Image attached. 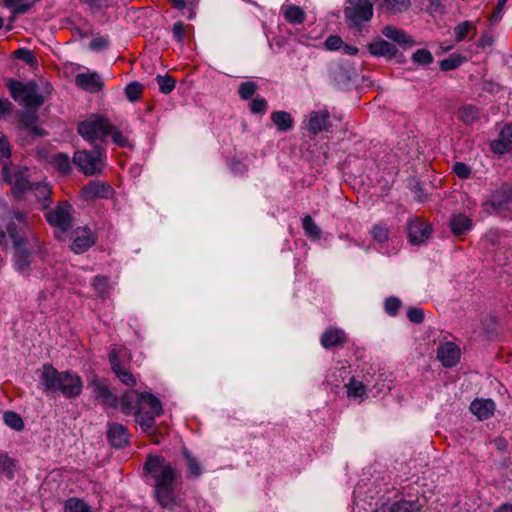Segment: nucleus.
Listing matches in <instances>:
<instances>
[{
    "mask_svg": "<svg viewBox=\"0 0 512 512\" xmlns=\"http://www.w3.org/2000/svg\"><path fill=\"white\" fill-rule=\"evenodd\" d=\"M111 369L116 377L128 387L137 385L136 377L129 370L130 356L125 348L112 349L109 353Z\"/></svg>",
    "mask_w": 512,
    "mask_h": 512,
    "instance_id": "8",
    "label": "nucleus"
},
{
    "mask_svg": "<svg viewBox=\"0 0 512 512\" xmlns=\"http://www.w3.org/2000/svg\"><path fill=\"white\" fill-rule=\"evenodd\" d=\"M108 136L120 147H132L130 131L126 127H117L110 123Z\"/></svg>",
    "mask_w": 512,
    "mask_h": 512,
    "instance_id": "25",
    "label": "nucleus"
},
{
    "mask_svg": "<svg viewBox=\"0 0 512 512\" xmlns=\"http://www.w3.org/2000/svg\"><path fill=\"white\" fill-rule=\"evenodd\" d=\"M342 46V39L337 35L329 36L325 41V47L327 50L335 51L340 49Z\"/></svg>",
    "mask_w": 512,
    "mask_h": 512,
    "instance_id": "60",
    "label": "nucleus"
},
{
    "mask_svg": "<svg viewBox=\"0 0 512 512\" xmlns=\"http://www.w3.org/2000/svg\"><path fill=\"white\" fill-rule=\"evenodd\" d=\"M175 87V81L169 75H162V94H169Z\"/></svg>",
    "mask_w": 512,
    "mask_h": 512,
    "instance_id": "61",
    "label": "nucleus"
},
{
    "mask_svg": "<svg viewBox=\"0 0 512 512\" xmlns=\"http://www.w3.org/2000/svg\"><path fill=\"white\" fill-rule=\"evenodd\" d=\"M31 238L33 237L27 229L24 213L17 212L0 221V248L3 250L10 244L13 245V266L17 272L22 274H26L30 270L31 255L28 246Z\"/></svg>",
    "mask_w": 512,
    "mask_h": 512,
    "instance_id": "1",
    "label": "nucleus"
},
{
    "mask_svg": "<svg viewBox=\"0 0 512 512\" xmlns=\"http://www.w3.org/2000/svg\"><path fill=\"white\" fill-rule=\"evenodd\" d=\"M249 106L252 113L263 114L267 109V101L263 97H256Z\"/></svg>",
    "mask_w": 512,
    "mask_h": 512,
    "instance_id": "54",
    "label": "nucleus"
},
{
    "mask_svg": "<svg viewBox=\"0 0 512 512\" xmlns=\"http://www.w3.org/2000/svg\"><path fill=\"white\" fill-rule=\"evenodd\" d=\"M105 156L101 149L93 151L78 150L74 153L73 162L85 175H95L102 172Z\"/></svg>",
    "mask_w": 512,
    "mask_h": 512,
    "instance_id": "9",
    "label": "nucleus"
},
{
    "mask_svg": "<svg viewBox=\"0 0 512 512\" xmlns=\"http://www.w3.org/2000/svg\"><path fill=\"white\" fill-rule=\"evenodd\" d=\"M383 3L388 9L396 12L403 11L410 6L409 0H383Z\"/></svg>",
    "mask_w": 512,
    "mask_h": 512,
    "instance_id": "53",
    "label": "nucleus"
},
{
    "mask_svg": "<svg viewBox=\"0 0 512 512\" xmlns=\"http://www.w3.org/2000/svg\"><path fill=\"white\" fill-rule=\"evenodd\" d=\"M461 357V350L454 342L440 343L437 348V358L444 367L455 366Z\"/></svg>",
    "mask_w": 512,
    "mask_h": 512,
    "instance_id": "15",
    "label": "nucleus"
},
{
    "mask_svg": "<svg viewBox=\"0 0 512 512\" xmlns=\"http://www.w3.org/2000/svg\"><path fill=\"white\" fill-rule=\"evenodd\" d=\"M329 116L326 109L310 112L307 122L308 129L314 134L320 133L327 126Z\"/></svg>",
    "mask_w": 512,
    "mask_h": 512,
    "instance_id": "24",
    "label": "nucleus"
},
{
    "mask_svg": "<svg viewBox=\"0 0 512 512\" xmlns=\"http://www.w3.org/2000/svg\"><path fill=\"white\" fill-rule=\"evenodd\" d=\"M40 378L46 390L61 392L68 398L76 397L82 391V381L77 374L69 371L59 372L51 365L43 366Z\"/></svg>",
    "mask_w": 512,
    "mask_h": 512,
    "instance_id": "3",
    "label": "nucleus"
},
{
    "mask_svg": "<svg viewBox=\"0 0 512 512\" xmlns=\"http://www.w3.org/2000/svg\"><path fill=\"white\" fill-rule=\"evenodd\" d=\"M450 227L453 234L460 235L472 228V220L464 214H454L450 219Z\"/></svg>",
    "mask_w": 512,
    "mask_h": 512,
    "instance_id": "29",
    "label": "nucleus"
},
{
    "mask_svg": "<svg viewBox=\"0 0 512 512\" xmlns=\"http://www.w3.org/2000/svg\"><path fill=\"white\" fill-rule=\"evenodd\" d=\"M257 88H258V85L254 81L243 82L239 85V88H238L239 96L242 99L247 100L254 95Z\"/></svg>",
    "mask_w": 512,
    "mask_h": 512,
    "instance_id": "47",
    "label": "nucleus"
},
{
    "mask_svg": "<svg viewBox=\"0 0 512 512\" xmlns=\"http://www.w3.org/2000/svg\"><path fill=\"white\" fill-rule=\"evenodd\" d=\"M121 409L125 414H134L135 421L144 431H148L155 421L158 400L150 392L129 390L121 399Z\"/></svg>",
    "mask_w": 512,
    "mask_h": 512,
    "instance_id": "2",
    "label": "nucleus"
},
{
    "mask_svg": "<svg viewBox=\"0 0 512 512\" xmlns=\"http://www.w3.org/2000/svg\"><path fill=\"white\" fill-rule=\"evenodd\" d=\"M491 150L499 155L505 154L512 149V126L504 125L500 130L498 138L491 141Z\"/></svg>",
    "mask_w": 512,
    "mask_h": 512,
    "instance_id": "20",
    "label": "nucleus"
},
{
    "mask_svg": "<svg viewBox=\"0 0 512 512\" xmlns=\"http://www.w3.org/2000/svg\"><path fill=\"white\" fill-rule=\"evenodd\" d=\"M281 12L285 19L291 24H300L305 19L303 9L295 5L284 4L281 7Z\"/></svg>",
    "mask_w": 512,
    "mask_h": 512,
    "instance_id": "31",
    "label": "nucleus"
},
{
    "mask_svg": "<svg viewBox=\"0 0 512 512\" xmlns=\"http://www.w3.org/2000/svg\"><path fill=\"white\" fill-rule=\"evenodd\" d=\"M470 411L479 420L488 419L495 411V403L491 399H475L470 404Z\"/></svg>",
    "mask_w": 512,
    "mask_h": 512,
    "instance_id": "23",
    "label": "nucleus"
},
{
    "mask_svg": "<svg viewBox=\"0 0 512 512\" xmlns=\"http://www.w3.org/2000/svg\"><path fill=\"white\" fill-rule=\"evenodd\" d=\"M110 121L101 114H92L80 121L78 124L79 135L94 144L96 141H103L109 133Z\"/></svg>",
    "mask_w": 512,
    "mask_h": 512,
    "instance_id": "7",
    "label": "nucleus"
},
{
    "mask_svg": "<svg viewBox=\"0 0 512 512\" xmlns=\"http://www.w3.org/2000/svg\"><path fill=\"white\" fill-rule=\"evenodd\" d=\"M393 512H420L417 504L410 501H399L391 504Z\"/></svg>",
    "mask_w": 512,
    "mask_h": 512,
    "instance_id": "50",
    "label": "nucleus"
},
{
    "mask_svg": "<svg viewBox=\"0 0 512 512\" xmlns=\"http://www.w3.org/2000/svg\"><path fill=\"white\" fill-rule=\"evenodd\" d=\"M407 229L409 240L412 244L424 243L431 234L430 225L419 219L410 220Z\"/></svg>",
    "mask_w": 512,
    "mask_h": 512,
    "instance_id": "19",
    "label": "nucleus"
},
{
    "mask_svg": "<svg viewBox=\"0 0 512 512\" xmlns=\"http://www.w3.org/2000/svg\"><path fill=\"white\" fill-rule=\"evenodd\" d=\"M375 0H347L344 9L346 18L354 25L360 26L373 16V3Z\"/></svg>",
    "mask_w": 512,
    "mask_h": 512,
    "instance_id": "12",
    "label": "nucleus"
},
{
    "mask_svg": "<svg viewBox=\"0 0 512 512\" xmlns=\"http://www.w3.org/2000/svg\"><path fill=\"white\" fill-rule=\"evenodd\" d=\"M382 34L391 41L404 46H412L415 42L401 29L394 26H386L382 29Z\"/></svg>",
    "mask_w": 512,
    "mask_h": 512,
    "instance_id": "27",
    "label": "nucleus"
},
{
    "mask_svg": "<svg viewBox=\"0 0 512 512\" xmlns=\"http://www.w3.org/2000/svg\"><path fill=\"white\" fill-rule=\"evenodd\" d=\"M91 386L97 398L103 400L105 403L114 401V397L109 391L108 387L99 379L93 378L91 380Z\"/></svg>",
    "mask_w": 512,
    "mask_h": 512,
    "instance_id": "36",
    "label": "nucleus"
},
{
    "mask_svg": "<svg viewBox=\"0 0 512 512\" xmlns=\"http://www.w3.org/2000/svg\"><path fill=\"white\" fill-rule=\"evenodd\" d=\"M466 58L460 54H452L440 62V68L443 71H450L459 67Z\"/></svg>",
    "mask_w": 512,
    "mask_h": 512,
    "instance_id": "41",
    "label": "nucleus"
},
{
    "mask_svg": "<svg viewBox=\"0 0 512 512\" xmlns=\"http://www.w3.org/2000/svg\"><path fill=\"white\" fill-rule=\"evenodd\" d=\"M38 1L39 0H3V3L13 14H24Z\"/></svg>",
    "mask_w": 512,
    "mask_h": 512,
    "instance_id": "33",
    "label": "nucleus"
},
{
    "mask_svg": "<svg viewBox=\"0 0 512 512\" xmlns=\"http://www.w3.org/2000/svg\"><path fill=\"white\" fill-rule=\"evenodd\" d=\"M174 8L182 11L183 15L192 20L196 16L197 0H169Z\"/></svg>",
    "mask_w": 512,
    "mask_h": 512,
    "instance_id": "34",
    "label": "nucleus"
},
{
    "mask_svg": "<svg viewBox=\"0 0 512 512\" xmlns=\"http://www.w3.org/2000/svg\"><path fill=\"white\" fill-rule=\"evenodd\" d=\"M401 307V301L395 296H389L385 299L384 310L390 316H395Z\"/></svg>",
    "mask_w": 512,
    "mask_h": 512,
    "instance_id": "51",
    "label": "nucleus"
},
{
    "mask_svg": "<svg viewBox=\"0 0 512 512\" xmlns=\"http://www.w3.org/2000/svg\"><path fill=\"white\" fill-rule=\"evenodd\" d=\"M71 240V249L77 254L87 251L94 243L93 234L91 230L86 227L74 230Z\"/></svg>",
    "mask_w": 512,
    "mask_h": 512,
    "instance_id": "18",
    "label": "nucleus"
},
{
    "mask_svg": "<svg viewBox=\"0 0 512 512\" xmlns=\"http://www.w3.org/2000/svg\"><path fill=\"white\" fill-rule=\"evenodd\" d=\"M352 374V369L347 361H337L333 363L326 371L323 384L330 390L338 393Z\"/></svg>",
    "mask_w": 512,
    "mask_h": 512,
    "instance_id": "11",
    "label": "nucleus"
},
{
    "mask_svg": "<svg viewBox=\"0 0 512 512\" xmlns=\"http://www.w3.org/2000/svg\"><path fill=\"white\" fill-rule=\"evenodd\" d=\"M71 210L68 203H63L47 213V221L61 231H66L71 224Z\"/></svg>",
    "mask_w": 512,
    "mask_h": 512,
    "instance_id": "13",
    "label": "nucleus"
},
{
    "mask_svg": "<svg viewBox=\"0 0 512 512\" xmlns=\"http://www.w3.org/2000/svg\"><path fill=\"white\" fill-rule=\"evenodd\" d=\"M412 61L419 65H428L433 62V56L427 49H419L412 55Z\"/></svg>",
    "mask_w": 512,
    "mask_h": 512,
    "instance_id": "48",
    "label": "nucleus"
},
{
    "mask_svg": "<svg viewBox=\"0 0 512 512\" xmlns=\"http://www.w3.org/2000/svg\"><path fill=\"white\" fill-rule=\"evenodd\" d=\"M371 235L378 243H384L389 238V230L384 224H376L371 229Z\"/></svg>",
    "mask_w": 512,
    "mask_h": 512,
    "instance_id": "46",
    "label": "nucleus"
},
{
    "mask_svg": "<svg viewBox=\"0 0 512 512\" xmlns=\"http://www.w3.org/2000/svg\"><path fill=\"white\" fill-rule=\"evenodd\" d=\"M64 512H92V509L84 500L73 497L65 501Z\"/></svg>",
    "mask_w": 512,
    "mask_h": 512,
    "instance_id": "37",
    "label": "nucleus"
},
{
    "mask_svg": "<svg viewBox=\"0 0 512 512\" xmlns=\"http://www.w3.org/2000/svg\"><path fill=\"white\" fill-rule=\"evenodd\" d=\"M142 85L139 82H131L125 87V94L129 101L134 102L139 99L142 93Z\"/></svg>",
    "mask_w": 512,
    "mask_h": 512,
    "instance_id": "49",
    "label": "nucleus"
},
{
    "mask_svg": "<svg viewBox=\"0 0 512 512\" xmlns=\"http://www.w3.org/2000/svg\"><path fill=\"white\" fill-rule=\"evenodd\" d=\"M508 0H498L496 9L489 16L488 22L490 26L497 24L503 17L504 8Z\"/></svg>",
    "mask_w": 512,
    "mask_h": 512,
    "instance_id": "52",
    "label": "nucleus"
},
{
    "mask_svg": "<svg viewBox=\"0 0 512 512\" xmlns=\"http://www.w3.org/2000/svg\"><path fill=\"white\" fill-rule=\"evenodd\" d=\"M37 122V115L35 112H26L21 116V123L28 130V133L40 136V129L35 125Z\"/></svg>",
    "mask_w": 512,
    "mask_h": 512,
    "instance_id": "39",
    "label": "nucleus"
},
{
    "mask_svg": "<svg viewBox=\"0 0 512 512\" xmlns=\"http://www.w3.org/2000/svg\"><path fill=\"white\" fill-rule=\"evenodd\" d=\"M15 55L18 59H21L31 65L36 62L34 54L28 49H18L17 51H15Z\"/></svg>",
    "mask_w": 512,
    "mask_h": 512,
    "instance_id": "56",
    "label": "nucleus"
},
{
    "mask_svg": "<svg viewBox=\"0 0 512 512\" xmlns=\"http://www.w3.org/2000/svg\"><path fill=\"white\" fill-rule=\"evenodd\" d=\"M407 317L413 323H420L424 319V313L420 308L411 307L407 311Z\"/></svg>",
    "mask_w": 512,
    "mask_h": 512,
    "instance_id": "57",
    "label": "nucleus"
},
{
    "mask_svg": "<svg viewBox=\"0 0 512 512\" xmlns=\"http://www.w3.org/2000/svg\"><path fill=\"white\" fill-rule=\"evenodd\" d=\"M144 479L154 487V496L160 497V459L157 456L148 457L144 466Z\"/></svg>",
    "mask_w": 512,
    "mask_h": 512,
    "instance_id": "14",
    "label": "nucleus"
},
{
    "mask_svg": "<svg viewBox=\"0 0 512 512\" xmlns=\"http://www.w3.org/2000/svg\"><path fill=\"white\" fill-rule=\"evenodd\" d=\"M496 210H512V186L505 185L495 190L485 203Z\"/></svg>",
    "mask_w": 512,
    "mask_h": 512,
    "instance_id": "17",
    "label": "nucleus"
},
{
    "mask_svg": "<svg viewBox=\"0 0 512 512\" xmlns=\"http://www.w3.org/2000/svg\"><path fill=\"white\" fill-rule=\"evenodd\" d=\"M3 420H4V423L8 427H10L16 431H20L24 427L22 418L20 417V415H18L15 412H11V411L5 412L3 414Z\"/></svg>",
    "mask_w": 512,
    "mask_h": 512,
    "instance_id": "42",
    "label": "nucleus"
},
{
    "mask_svg": "<svg viewBox=\"0 0 512 512\" xmlns=\"http://www.w3.org/2000/svg\"><path fill=\"white\" fill-rule=\"evenodd\" d=\"M110 191L111 188L109 185L100 180H94L82 188L81 197L87 201L96 198H106L109 196Z\"/></svg>",
    "mask_w": 512,
    "mask_h": 512,
    "instance_id": "21",
    "label": "nucleus"
},
{
    "mask_svg": "<svg viewBox=\"0 0 512 512\" xmlns=\"http://www.w3.org/2000/svg\"><path fill=\"white\" fill-rule=\"evenodd\" d=\"M453 171L461 179H467L471 174L470 167L462 162H456L453 165Z\"/></svg>",
    "mask_w": 512,
    "mask_h": 512,
    "instance_id": "55",
    "label": "nucleus"
},
{
    "mask_svg": "<svg viewBox=\"0 0 512 512\" xmlns=\"http://www.w3.org/2000/svg\"><path fill=\"white\" fill-rule=\"evenodd\" d=\"M471 32L476 33V24L472 21H462L454 27L453 33L456 42L463 41Z\"/></svg>",
    "mask_w": 512,
    "mask_h": 512,
    "instance_id": "35",
    "label": "nucleus"
},
{
    "mask_svg": "<svg viewBox=\"0 0 512 512\" xmlns=\"http://www.w3.org/2000/svg\"><path fill=\"white\" fill-rule=\"evenodd\" d=\"M53 164L61 173L64 174L68 173L71 170L70 158L67 154H56L53 157Z\"/></svg>",
    "mask_w": 512,
    "mask_h": 512,
    "instance_id": "44",
    "label": "nucleus"
},
{
    "mask_svg": "<svg viewBox=\"0 0 512 512\" xmlns=\"http://www.w3.org/2000/svg\"><path fill=\"white\" fill-rule=\"evenodd\" d=\"M11 155V148L6 136L0 132V158L8 159Z\"/></svg>",
    "mask_w": 512,
    "mask_h": 512,
    "instance_id": "58",
    "label": "nucleus"
},
{
    "mask_svg": "<svg viewBox=\"0 0 512 512\" xmlns=\"http://www.w3.org/2000/svg\"><path fill=\"white\" fill-rule=\"evenodd\" d=\"M181 473L162 464V508L175 510L182 505Z\"/></svg>",
    "mask_w": 512,
    "mask_h": 512,
    "instance_id": "5",
    "label": "nucleus"
},
{
    "mask_svg": "<svg viewBox=\"0 0 512 512\" xmlns=\"http://www.w3.org/2000/svg\"><path fill=\"white\" fill-rule=\"evenodd\" d=\"M373 389H376L374 395L382 391V388H378V384L372 389H369V380L366 377L361 379L358 375H354L353 373L342 388L347 400L357 404L363 403L368 398L369 391L372 392Z\"/></svg>",
    "mask_w": 512,
    "mask_h": 512,
    "instance_id": "10",
    "label": "nucleus"
},
{
    "mask_svg": "<svg viewBox=\"0 0 512 512\" xmlns=\"http://www.w3.org/2000/svg\"><path fill=\"white\" fill-rule=\"evenodd\" d=\"M172 32H173V36H174L175 40H177L178 42H181L183 40V37H184V25H183V23L176 22L173 25Z\"/></svg>",
    "mask_w": 512,
    "mask_h": 512,
    "instance_id": "63",
    "label": "nucleus"
},
{
    "mask_svg": "<svg viewBox=\"0 0 512 512\" xmlns=\"http://www.w3.org/2000/svg\"><path fill=\"white\" fill-rule=\"evenodd\" d=\"M190 512H215L213 507L204 500L196 502V506L193 511Z\"/></svg>",
    "mask_w": 512,
    "mask_h": 512,
    "instance_id": "64",
    "label": "nucleus"
},
{
    "mask_svg": "<svg viewBox=\"0 0 512 512\" xmlns=\"http://www.w3.org/2000/svg\"><path fill=\"white\" fill-rule=\"evenodd\" d=\"M108 45L107 40L104 37H95L90 41L89 47L94 51H101Z\"/></svg>",
    "mask_w": 512,
    "mask_h": 512,
    "instance_id": "62",
    "label": "nucleus"
},
{
    "mask_svg": "<svg viewBox=\"0 0 512 512\" xmlns=\"http://www.w3.org/2000/svg\"><path fill=\"white\" fill-rule=\"evenodd\" d=\"M12 98L20 105L38 108L44 103V96L36 82L22 83L11 80L8 84Z\"/></svg>",
    "mask_w": 512,
    "mask_h": 512,
    "instance_id": "6",
    "label": "nucleus"
},
{
    "mask_svg": "<svg viewBox=\"0 0 512 512\" xmlns=\"http://www.w3.org/2000/svg\"><path fill=\"white\" fill-rule=\"evenodd\" d=\"M271 120L280 132H286L293 128V118L286 111H275L271 114Z\"/></svg>",
    "mask_w": 512,
    "mask_h": 512,
    "instance_id": "30",
    "label": "nucleus"
},
{
    "mask_svg": "<svg viewBox=\"0 0 512 512\" xmlns=\"http://www.w3.org/2000/svg\"><path fill=\"white\" fill-rule=\"evenodd\" d=\"M459 114L461 120L466 124H472L478 118V110L472 105L463 106Z\"/></svg>",
    "mask_w": 512,
    "mask_h": 512,
    "instance_id": "45",
    "label": "nucleus"
},
{
    "mask_svg": "<svg viewBox=\"0 0 512 512\" xmlns=\"http://www.w3.org/2000/svg\"><path fill=\"white\" fill-rule=\"evenodd\" d=\"M75 84L87 92L96 93L103 88L104 81L99 73L87 70L76 75Z\"/></svg>",
    "mask_w": 512,
    "mask_h": 512,
    "instance_id": "16",
    "label": "nucleus"
},
{
    "mask_svg": "<svg viewBox=\"0 0 512 512\" xmlns=\"http://www.w3.org/2000/svg\"><path fill=\"white\" fill-rule=\"evenodd\" d=\"M107 434L114 447H123L128 441L127 430L120 424H110Z\"/></svg>",
    "mask_w": 512,
    "mask_h": 512,
    "instance_id": "28",
    "label": "nucleus"
},
{
    "mask_svg": "<svg viewBox=\"0 0 512 512\" xmlns=\"http://www.w3.org/2000/svg\"><path fill=\"white\" fill-rule=\"evenodd\" d=\"M184 456L187 462L188 474L190 477L197 478L202 475V466L188 451H184Z\"/></svg>",
    "mask_w": 512,
    "mask_h": 512,
    "instance_id": "40",
    "label": "nucleus"
},
{
    "mask_svg": "<svg viewBox=\"0 0 512 512\" xmlns=\"http://www.w3.org/2000/svg\"><path fill=\"white\" fill-rule=\"evenodd\" d=\"M302 228L304 230V234L311 240V241H318L322 237V230L320 227L316 224V222L312 219L311 216L305 215L302 218Z\"/></svg>",
    "mask_w": 512,
    "mask_h": 512,
    "instance_id": "32",
    "label": "nucleus"
},
{
    "mask_svg": "<svg viewBox=\"0 0 512 512\" xmlns=\"http://www.w3.org/2000/svg\"><path fill=\"white\" fill-rule=\"evenodd\" d=\"M229 167H230V170L235 175H241V174L245 173L247 170L246 164L239 159H232L229 163Z\"/></svg>",
    "mask_w": 512,
    "mask_h": 512,
    "instance_id": "59",
    "label": "nucleus"
},
{
    "mask_svg": "<svg viewBox=\"0 0 512 512\" xmlns=\"http://www.w3.org/2000/svg\"><path fill=\"white\" fill-rule=\"evenodd\" d=\"M15 471V461L11 459L7 453L0 452V474L8 478H13Z\"/></svg>",
    "mask_w": 512,
    "mask_h": 512,
    "instance_id": "38",
    "label": "nucleus"
},
{
    "mask_svg": "<svg viewBox=\"0 0 512 512\" xmlns=\"http://www.w3.org/2000/svg\"><path fill=\"white\" fill-rule=\"evenodd\" d=\"M27 172V169L5 165L2 170V178L12 186V191L15 195L19 196L26 190H31L43 207H45L50 197V187L45 183L30 186L27 180Z\"/></svg>",
    "mask_w": 512,
    "mask_h": 512,
    "instance_id": "4",
    "label": "nucleus"
},
{
    "mask_svg": "<svg viewBox=\"0 0 512 512\" xmlns=\"http://www.w3.org/2000/svg\"><path fill=\"white\" fill-rule=\"evenodd\" d=\"M346 341L347 335L345 331L335 326L328 327L320 337V343L325 349L340 345Z\"/></svg>",
    "mask_w": 512,
    "mask_h": 512,
    "instance_id": "22",
    "label": "nucleus"
},
{
    "mask_svg": "<svg viewBox=\"0 0 512 512\" xmlns=\"http://www.w3.org/2000/svg\"><path fill=\"white\" fill-rule=\"evenodd\" d=\"M368 48H369V52L373 56L392 57L397 52V48L394 44H391L388 41L383 40L381 38L370 43Z\"/></svg>",
    "mask_w": 512,
    "mask_h": 512,
    "instance_id": "26",
    "label": "nucleus"
},
{
    "mask_svg": "<svg viewBox=\"0 0 512 512\" xmlns=\"http://www.w3.org/2000/svg\"><path fill=\"white\" fill-rule=\"evenodd\" d=\"M92 285H93V288H94L96 294L99 297L105 298L109 294L111 286L105 277L96 276L93 280Z\"/></svg>",
    "mask_w": 512,
    "mask_h": 512,
    "instance_id": "43",
    "label": "nucleus"
}]
</instances>
